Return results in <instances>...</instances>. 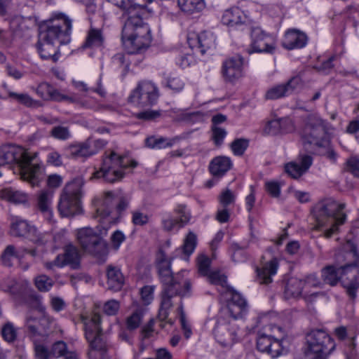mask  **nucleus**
I'll list each match as a JSON object with an SVG mask.
<instances>
[{"label":"nucleus","instance_id":"nucleus-9","mask_svg":"<svg viewBox=\"0 0 359 359\" xmlns=\"http://www.w3.org/2000/svg\"><path fill=\"white\" fill-rule=\"evenodd\" d=\"M121 39L128 53H140L151 43L150 29L147 24H124Z\"/></svg>","mask_w":359,"mask_h":359},{"label":"nucleus","instance_id":"nucleus-53","mask_svg":"<svg viewBox=\"0 0 359 359\" xmlns=\"http://www.w3.org/2000/svg\"><path fill=\"white\" fill-rule=\"evenodd\" d=\"M178 113L179 120L187 123L196 122L203 118L202 114L199 111L189 113L185 110L180 109Z\"/></svg>","mask_w":359,"mask_h":359},{"label":"nucleus","instance_id":"nucleus-12","mask_svg":"<svg viewBox=\"0 0 359 359\" xmlns=\"http://www.w3.org/2000/svg\"><path fill=\"white\" fill-rule=\"evenodd\" d=\"M8 233L11 236L27 238L38 245H44L50 238V235L40 233L34 225L18 216L10 218Z\"/></svg>","mask_w":359,"mask_h":359},{"label":"nucleus","instance_id":"nucleus-18","mask_svg":"<svg viewBox=\"0 0 359 359\" xmlns=\"http://www.w3.org/2000/svg\"><path fill=\"white\" fill-rule=\"evenodd\" d=\"M304 85L300 75L290 78L287 82L272 86L265 93L266 100H276L292 95Z\"/></svg>","mask_w":359,"mask_h":359},{"label":"nucleus","instance_id":"nucleus-16","mask_svg":"<svg viewBox=\"0 0 359 359\" xmlns=\"http://www.w3.org/2000/svg\"><path fill=\"white\" fill-rule=\"evenodd\" d=\"M213 333L215 340L224 347H231L238 339V327L234 320L219 318Z\"/></svg>","mask_w":359,"mask_h":359},{"label":"nucleus","instance_id":"nucleus-19","mask_svg":"<svg viewBox=\"0 0 359 359\" xmlns=\"http://www.w3.org/2000/svg\"><path fill=\"white\" fill-rule=\"evenodd\" d=\"M277 330L281 332V328L279 327L269 325L265 329L264 332H259L257 340V347L261 352L267 353L272 358H276L281 354L282 347L280 341L275 339L274 337L271 336L269 331L274 332Z\"/></svg>","mask_w":359,"mask_h":359},{"label":"nucleus","instance_id":"nucleus-51","mask_svg":"<svg viewBox=\"0 0 359 359\" xmlns=\"http://www.w3.org/2000/svg\"><path fill=\"white\" fill-rule=\"evenodd\" d=\"M196 245V235L190 231L186 236L182 246L183 252L186 255H190L195 250Z\"/></svg>","mask_w":359,"mask_h":359},{"label":"nucleus","instance_id":"nucleus-30","mask_svg":"<svg viewBox=\"0 0 359 359\" xmlns=\"http://www.w3.org/2000/svg\"><path fill=\"white\" fill-rule=\"evenodd\" d=\"M0 198L7 202L18 205L25 204L29 201L27 193L13 187H6L0 190Z\"/></svg>","mask_w":359,"mask_h":359},{"label":"nucleus","instance_id":"nucleus-55","mask_svg":"<svg viewBox=\"0 0 359 359\" xmlns=\"http://www.w3.org/2000/svg\"><path fill=\"white\" fill-rule=\"evenodd\" d=\"M210 259L205 255H201L198 258V273L203 276L208 275L212 271L210 270Z\"/></svg>","mask_w":359,"mask_h":359},{"label":"nucleus","instance_id":"nucleus-44","mask_svg":"<svg viewBox=\"0 0 359 359\" xmlns=\"http://www.w3.org/2000/svg\"><path fill=\"white\" fill-rule=\"evenodd\" d=\"M8 96L13 101L26 107H34L37 104V102L32 99L27 93H18L12 91L8 92Z\"/></svg>","mask_w":359,"mask_h":359},{"label":"nucleus","instance_id":"nucleus-24","mask_svg":"<svg viewBox=\"0 0 359 359\" xmlns=\"http://www.w3.org/2000/svg\"><path fill=\"white\" fill-rule=\"evenodd\" d=\"M222 75L225 81L233 82L243 74V58L236 55L226 59L222 65Z\"/></svg>","mask_w":359,"mask_h":359},{"label":"nucleus","instance_id":"nucleus-25","mask_svg":"<svg viewBox=\"0 0 359 359\" xmlns=\"http://www.w3.org/2000/svg\"><path fill=\"white\" fill-rule=\"evenodd\" d=\"M311 164V156L302 155L294 161L287 163L285 170L292 178L297 179L308 170Z\"/></svg>","mask_w":359,"mask_h":359},{"label":"nucleus","instance_id":"nucleus-22","mask_svg":"<svg viewBox=\"0 0 359 359\" xmlns=\"http://www.w3.org/2000/svg\"><path fill=\"white\" fill-rule=\"evenodd\" d=\"M216 38L210 32H203L197 34L189 31L187 34V43L191 49L198 50L202 55L208 50L215 48Z\"/></svg>","mask_w":359,"mask_h":359},{"label":"nucleus","instance_id":"nucleus-5","mask_svg":"<svg viewBox=\"0 0 359 359\" xmlns=\"http://www.w3.org/2000/svg\"><path fill=\"white\" fill-rule=\"evenodd\" d=\"M333 130V127L318 114H311L304 120L301 136L309 144L327 149L326 155L334 161L337 154L330 147V137Z\"/></svg>","mask_w":359,"mask_h":359},{"label":"nucleus","instance_id":"nucleus-35","mask_svg":"<svg viewBox=\"0 0 359 359\" xmlns=\"http://www.w3.org/2000/svg\"><path fill=\"white\" fill-rule=\"evenodd\" d=\"M67 152L68 156L73 158L81 157L87 158L93 155V151H90L87 141L83 143L70 145L67 149Z\"/></svg>","mask_w":359,"mask_h":359},{"label":"nucleus","instance_id":"nucleus-20","mask_svg":"<svg viewBox=\"0 0 359 359\" xmlns=\"http://www.w3.org/2000/svg\"><path fill=\"white\" fill-rule=\"evenodd\" d=\"M341 281L349 297L355 299L359 287V262L341 267Z\"/></svg>","mask_w":359,"mask_h":359},{"label":"nucleus","instance_id":"nucleus-26","mask_svg":"<svg viewBox=\"0 0 359 359\" xmlns=\"http://www.w3.org/2000/svg\"><path fill=\"white\" fill-rule=\"evenodd\" d=\"M36 93L43 100H51L56 102L67 101L69 102L75 101L72 97L62 94L48 83H40L36 89Z\"/></svg>","mask_w":359,"mask_h":359},{"label":"nucleus","instance_id":"nucleus-49","mask_svg":"<svg viewBox=\"0 0 359 359\" xmlns=\"http://www.w3.org/2000/svg\"><path fill=\"white\" fill-rule=\"evenodd\" d=\"M236 195L235 192L227 188L222 190L218 197L219 202L223 208H228L229 206L233 205L236 201Z\"/></svg>","mask_w":359,"mask_h":359},{"label":"nucleus","instance_id":"nucleus-38","mask_svg":"<svg viewBox=\"0 0 359 359\" xmlns=\"http://www.w3.org/2000/svg\"><path fill=\"white\" fill-rule=\"evenodd\" d=\"M173 144V140L162 136L154 135L145 140L146 146L153 149H162L171 147Z\"/></svg>","mask_w":359,"mask_h":359},{"label":"nucleus","instance_id":"nucleus-39","mask_svg":"<svg viewBox=\"0 0 359 359\" xmlns=\"http://www.w3.org/2000/svg\"><path fill=\"white\" fill-rule=\"evenodd\" d=\"M247 20V15L237 7L226 10L222 15L223 22H245Z\"/></svg>","mask_w":359,"mask_h":359},{"label":"nucleus","instance_id":"nucleus-61","mask_svg":"<svg viewBox=\"0 0 359 359\" xmlns=\"http://www.w3.org/2000/svg\"><path fill=\"white\" fill-rule=\"evenodd\" d=\"M119 302L114 299H111L105 302L103 306V311L108 316H114L116 314L119 310Z\"/></svg>","mask_w":359,"mask_h":359},{"label":"nucleus","instance_id":"nucleus-15","mask_svg":"<svg viewBox=\"0 0 359 359\" xmlns=\"http://www.w3.org/2000/svg\"><path fill=\"white\" fill-rule=\"evenodd\" d=\"M276 40L272 34L266 33L257 26L251 30V44L248 49V53H272L276 49Z\"/></svg>","mask_w":359,"mask_h":359},{"label":"nucleus","instance_id":"nucleus-59","mask_svg":"<svg viewBox=\"0 0 359 359\" xmlns=\"http://www.w3.org/2000/svg\"><path fill=\"white\" fill-rule=\"evenodd\" d=\"M248 147V141L245 139H237L231 145L232 151L235 155H242Z\"/></svg>","mask_w":359,"mask_h":359},{"label":"nucleus","instance_id":"nucleus-11","mask_svg":"<svg viewBox=\"0 0 359 359\" xmlns=\"http://www.w3.org/2000/svg\"><path fill=\"white\" fill-rule=\"evenodd\" d=\"M307 348L302 359H326L334 348L332 338L323 330L311 331L306 337Z\"/></svg>","mask_w":359,"mask_h":359},{"label":"nucleus","instance_id":"nucleus-47","mask_svg":"<svg viewBox=\"0 0 359 359\" xmlns=\"http://www.w3.org/2000/svg\"><path fill=\"white\" fill-rule=\"evenodd\" d=\"M161 224L163 229L166 231H171L175 228L180 229V222L176 217L170 212H167L163 215L161 219Z\"/></svg>","mask_w":359,"mask_h":359},{"label":"nucleus","instance_id":"nucleus-6","mask_svg":"<svg viewBox=\"0 0 359 359\" xmlns=\"http://www.w3.org/2000/svg\"><path fill=\"white\" fill-rule=\"evenodd\" d=\"M137 165L136 161L126 156L118 154L114 151H106L100 169L94 172L92 178H102L107 182L114 183L124 177L125 169L135 168Z\"/></svg>","mask_w":359,"mask_h":359},{"label":"nucleus","instance_id":"nucleus-42","mask_svg":"<svg viewBox=\"0 0 359 359\" xmlns=\"http://www.w3.org/2000/svg\"><path fill=\"white\" fill-rule=\"evenodd\" d=\"M303 281L304 287V297L307 298L309 296L316 295V292H312V288H317L321 287V282L318 278L316 275L310 274L306 277Z\"/></svg>","mask_w":359,"mask_h":359},{"label":"nucleus","instance_id":"nucleus-36","mask_svg":"<svg viewBox=\"0 0 359 359\" xmlns=\"http://www.w3.org/2000/svg\"><path fill=\"white\" fill-rule=\"evenodd\" d=\"M104 41L102 31L100 29L90 27L88 32L84 47H100Z\"/></svg>","mask_w":359,"mask_h":359},{"label":"nucleus","instance_id":"nucleus-50","mask_svg":"<svg viewBox=\"0 0 359 359\" xmlns=\"http://www.w3.org/2000/svg\"><path fill=\"white\" fill-rule=\"evenodd\" d=\"M34 353L36 359H51L53 357L51 351L42 342L34 339Z\"/></svg>","mask_w":359,"mask_h":359},{"label":"nucleus","instance_id":"nucleus-14","mask_svg":"<svg viewBox=\"0 0 359 359\" xmlns=\"http://www.w3.org/2000/svg\"><path fill=\"white\" fill-rule=\"evenodd\" d=\"M41 314L39 317L29 316L26 320V326L33 337L48 336L55 331L57 324L55 319L44 312L45 308L40 306Z\"/></svg>","mask_w":359,"mask_h":359},{"label":"nucleus","instance_id":"nucleus-8","mask_svg":"<svg viewBox=\"0 0 359 359\" xmlns=\"http://www.w3.org/2000/svg\"><path fill=\"white\" fill-rule=\"evenodd\" d=\"M191 283L189 280L163 283L161 300L158 311V318L164 321L168 319L170 309L175 305L182 306V297L189 294Z\"/></svg>","mask_w":359,"mask_h":359},{"label":"nucleus","instance_id":"nucleus-2","mask_svg":"<svg viewBox=\"0 0 359 359\" xmlns=\"http://www.w3.org/2000/svg\"><path fill=\"white\" fill-rule=\"evenodd\" d=\"M16 162L20 168L21 178L33 187L41 181L42 170L35 153H30L20 146L5 144L0 147V166Z\"/></svg>","mask_w":359,"mask_h":359},{"label":"nucleus","instance_id":"nucleus-45","mask_svg":"<svg viewBox=\"0 0 359 359\" xmlns=\"http://www.w3.org/2000/svg\"><path fill=\"white\" fill-rule=\"evenodd\" d=\"M241 304L236 305L233 303L227 304L226 311L229 316H231L235 321V319L241 318L248 311V304L246 302H242Z\"/></svg>","mask_w":359,"mask_h":359},{"label":"nucleus","instance_id":"nucleus-29","mask_svg":"<svg viewBox=\"0 0 359 359\" xmlns=\"http://www.w3.org/2000/svg\"><path fill=\"white\" fill-rule=\"evenodd\" d=\"M122 11L123 18L130 22H138L140 20H147L151 15L145 7L139 5L128 4Z\"/></svg>","mask_w":359,"mask_h":359},{"label":"nucleus","instance_id":"nucleus-46","mask_svg":"<svg viewBox=\"0 0 359 359\" xmlns=\"http://www.w3.org/2000/svg\"><path fill=\"white\" fill-rule=\"evenodd\" d=\"M144 316V309H137L126 319V326L130 330L137 329L140 325Z\"/></svg>","mask_w":359,"mask_h":359},{"label":"nucleus","instance_id":"nucleus-13","mask_svg":"<svg viewBox=\"0 0 359 359\" xmlns=\"http://www.w3.org/2000/svg\"><path fill=\"white\" fill-rule=\"evenodd\" d=\"M160 93L158 86L150 81H142L128 97V102L137 107H147L156 103Z\"/></svg>","mask_w":359,"mask_h":359},{"label":"nucleus","instance_id":"nucleus-60","mask_svg":"<svg viewBox=\"0 0 359 359\" xmlns=\"http://www.w3.org/2000/svg\"><path fill=\"white\" fill-rule=\"evenodd\" d=\"M154 286L146 285L140 290L141 299L144 304H149L154 299Z\"/></svg>","mask_w":359,"mask_h":359},{"label":"nucleus","instance_id":"nucleus-56","mask_svg":"<svg viewBox=\"0 0 359 359\" xmlns=\"http://www.w3.org/2000/svg\"><path fill=\"white\" fill-rule=\"evenodd\" d=\"M206 277L211 284L221 285L222 287L226 286V277L218 271H212Z\"/></svg>","mask_w":359,"mask_h":359},{"label":"nucleus","instance_id":"nucleus-34","mask_svg":"<svg viewBox=\"0 0 359 359\" xmlns=\"http://www.w3.org/2000/svg\"><path fill=\"white\" fill-rule=\"evenodd\" d=\"M230 167L231 161L229 158L219 156L212 161L210 171L214 176L221 177L229 170Z\"/></svg>","mask_w":359,"mask_h":359},{"label":"nucleus","instance_id":"nucleus-57","mask_svg":"<svg viewBox=\"0 0 359 359\" xmlns=\"http://www.w3.org/2000/svg\"><path fill=\"white\" fill-rule=\"evenodd\" d=\"M51 353L53 357L60 358L64 356L65 358V355L67 352V344L62 341H57L55 342L51 347Z\"/></svg>","mask_w":359,"mask_h":359},{"label":"nucleus","instance_id":"nucleus-17","mask_svg":"<svg viewBox=\"0 0 359 359\" xmlns=\"http://www.w3.org/2000/svg\"><path fill=\"white\" fill-rule=\"evenodd\" d=\"M80 258L78 248L72 244H69L65 247L62 254L58 255L53 261L45 262L44 266L48 270H54L55 268L68 265L75 269L79 266Z\"/></svg>","mask_w":359,"mask_h":359},{"label":"nucleus","instance_id":"nucleus-58","mask_svg":"<svg viewBox=\"0 0 359 359\" xmlns=\"http://www.w3.org/2000/svg\"><path fill=\"white\" fill-rule=\"evenodd\" d=\"M50 135L55 139L65 140L69 138L70 132L67 127L58 126L53 128Z\"/></svg>","mask_w":359,"mask_h":359},{"label":"nucleus","instance_id":"nucleus-40","mask_svg":"<svg viewBox=\"0 0 359 359\" xmlns=\"http://www.w3.org/2000/svg\"><path fill=\"white\" fill-rule=\"evenodd\" d=\"M285 294L287 296L297 297H304L303 281L297 278H290L285 287Z\"/></svg>","mask_w":359,"mask_h":359},{"label":"nucleus","instance_id":"nucleus-41","mask_svg":"<svg viewBox=\"0 0 359 359\" xmlns=\"http://www.w3.org/2000/svg\"><path fill=\"white\" fill-rule=\"evenodd\" d=\"M341 267L337 269L333 266H328L322 270V277L325 283L334 285L341 280Z\"/></svg>","mask_w":359,"mask_h":359},{"label":"nucleus","instance_id":"nucleus-27","mask_svg":"<svg viewBox=\"0 0 359 359\" xmlns=\"http://www.w3.org/2000/svg\"><path fill=\"white\" fill-rule=\"evenodd\" d=\"M306 43L307 36L305 33L294 29L287 31L282 41L283 46L288 50L303 48Z\"/></svg>","mask_w":359,"mask_h":359},{"label":"nucleus","instance_id":"nucleus-48","mask_svg":"<svg viewBox=\"0 0 359 359\" xmlns=\"http://www.w3.org/2000/svg\"><path fill=\"white\" fill-rule=\"evenodd\" d=\"M165 85L175 93L181 91L184 87V82L177 76L168 75L165 77Z\"/></svg>","mask_w":359,"mask_h":359},{"label":"nucleus","instance_id":"nucleus-37","mask_svg":"<svg viewBox=\"0 0 359 359\" xmlns=\"http://www.w3.org/2000/svg\"><path fill=\"white\" fill-rule=\"evenodd\" d=\"M180 10L189 14L202 11L205 4L204 0H177Z\"/></svg>","mask_w":359,"mask_h":359},{"label":"nucleus","instance_id":"nucleus-10","mask_svg":"<svg viewBox=\"0 0 359 359\" xmlns=\"http://www.w3.org/2000/svg\"><path fill=\"white\" fill-rule=\"evenodd\" d=\"M86 339L89 343L90 359H105L107 344L104 340L100 327V316L94 313L90 318H83Z\"/></svg>","mask_w":359,"mask_h":359},{"label":"nucleus","instance_id":"nucleus-54","mask_svg":"<svg viewBox=\"0 0 359 359\" xmlns=\"http://www.w3.org/2000/svg\"><path fill=\"white\" fill-rule=\"evenodd\" d=\"M1 334L8 342H13L17 337V330L11 323H6L1 329Z\"/></svg>","mask_w":359,"mask_h":359},{"label":"nucleus","instance_id":"nucleus-64","mask_svg":"<svg viewBox=\"0 0 359 359\" xmlns=\"http://www.w3.org/2000/svg\"><path fill=\"white\" fill-rule=\"evenodd\" d=\"M266 191L273 197H278L280 193V185L278 182L269 181L265 183Z\"/></svg>","mask_w":359,"mask_h":359},{"label":"nucleus","instance_id":"nucleus-43","mask_svg":"<svg viewBox=\"0 0 359 359\" xmlns=\"http://www.w3.org/2000/svg\"><path fill=\"white\" fill-rule=\"evenodd\" d=\"M173 213L180 222V227L184 226L191 220V211L184 204H177L173 210Z\"/></svg>","mask_w":359,"mask_h":359},{"label":"nucleus","instance_id":"nucleus-62","mask_svg":"<svg viewBox=\"0 0 359 359\" xmlns=\"http://www.w3.org/2000/svg\"><path fill=\"white\" fill-rule=\"evenodd\" d=\"M212 139L216 145L219 146L222 144L224 137L226 135V131L220 127L214 126L212 128Z\"/></svg>","mask_w":359,"mask_h":359},{"label":"nucleus","instance_id":"nucleus-32","mask_svg":"<svg viewBox=\"0 0 359 359\" xmlns=\"http://www.w3.org/2000/svg\"><path fill=\"white\" fill-rule=\"evenodd\" d=\"M278 261L273 259L265 263L262 267L257 269V276L261 284H269L272 282V276H274L278 269Z\"/></svg>","mask_w":359,"mask_h":359},{"label":"nucleus","instance_id":"nucleus-63","mask_svg":"<svg viewBox=\"0 0 359 359\" xmlns=\"http://www.w3.org/2000/svg\"><path fill=\"white\" fill-rule=\"evenodd\" d=\"M86 141L89 146L90 151H93V155H95L100 149L104 148L107 143V141L101 139L93 140L89 138Z\"/></svg>","mask_w":359,"mask_h":359},{"label":"nucleus","instance_id":"nucleus-31","mask_svg":"<svg viewBox=\"0 0 359 359\" xmlns=\"http://www.w3.org/2000/svg\"><path fill=\"white\" fill-rule=\"evenodd\" d=\"M27 251V249L24 247L17 248L13 245H8L1 254V261L5 266H13V259L15 258L20 262Z\"/></svg>","mask_w":359,"mask_h":359},{"label":"nucleus","instance_id":"nucleus-52","mask_svg":"<svg viewBox=\"0 0 359 359\" xmlns=\"http://www.w3.org/2000/svg\"><path fill=\"white\" fill-rule=\"evenodd\" d=\"M53 285L52 279L46 275H40L35 278V285L41 292L48 291Z\"/></svg>","mask_w":359,"mask_h":359},{"label":"nucleus","instance_id":"nucleus-28","mask_svg":"<svg viewBox=\"0 0 359 359\" xmlns=\"http://www.w3.org/2000/svg\"><path fill=\"white\" fill-rule=\"evenodd\" d=\"M108 195L111 196L112 202L111 205H109V208H105V210L106 212H107L108 210H110L111 214L115 217L116 223L118 213L122 210H124L127 208L129 201L127 197L123 196L121 194H115L113 192H107L104 194L102 200L96 205V208L100 207L102 205L104 199Z\"/></svg>","mask_w":359,"mask_h":359},{"label":"nucleus","instance_id":"nucleus-23","mask_svg":"<svg viewBox=\"0 0 359 359\" xmlns=\"http://www.w3.org/2000/svg\"><path fill=\"white\" fill-rule=\"evenodd\" d=\"M54 191L43 189L36 195L34 208L39 212L49 223L53 222V198Z\"/></svg>","mask_w":359,"mask_h":359},{"label":"nucleus","instance_id":"nucleus-4","mask_svg":"<svg viewBox=\"0 0 359 359\" xmlns=\"http://www.w3.org/2000/svg\"><path fill=\"white\" fill-rule=\"evenodd\" d=\"M71 24H39L38 53L43 60L57 62L60 45L70 41Z\"/></svg>","mask_w":359,"mask_h":359},{"label":"nucleus","instance_id":"nucleus-1","mask_svg":"<svg viewBox=\"0 0 359 359\" xmlns=\"http://www.w3.org/2000/svg\"><path fill=\"white\" fill-rule=\"evenodd\" d=\"M111 202L112 198L108 195L102 205L96 208L93 217L100 223L96 231L90 227L81 228L77 231L79 243L85 251L90 254H99L106 248L103 237L107 234L111 225L115 224V217L111 214L109 210L107 212L105 210L111 205Z\"/></svg>","mask_w":359,"mask_h":359},{"label":"nucleus","instance_id":"nucleus-21","mask_svg":"<svg viewBox=\"0 0 359 359\" xmlns=\"http://www.w3.org/2000/svg\"><path fill=\"white\" fill-rule=\"evenodd\" d=\"M172 259V257L163 250H159L156 255V264L162 283H169L184 280L182 278L180 274H177L176 276H172L171 271Z\"/></svg>","mask_w":359,"mask_h":359},{"label":"nucleus","instance_id":"nucleus-33","mask_svg":"<svg viewBox=\"0 0 359 359\" xmlns=\"http://www.w3.org/2000/svg\"><path fill=\"white\" fill-rule=\"evenodd\" d=\"M107 285L109 289L118 290L121 288L124 283V277L121 269L112 265H109L107 269Z\"/></svg>","mask_w":359,"mask_h":359},{"label":"nucleus","instance_id":"nucleus-3","mask_svg":"<svg viewBox=\"0 0 359 359\" xmlns=\"http://www.w3.org/2000/svg\"><path fill=\"white\" fill-rule=\"evenodd\" d=\"M344 203L332 198H325L317 203L311 210L314 219L313 229L323 232L324 237L329 238L338 232L344 224L346 215L343 212Z\"/></svg>","mask_w":359,"mask_h":359},{"label":"nucleus","instance_id":"nucleus-7","mask_svg":"<svg viewBox=\"0 0 359 359\" xmlns=\"http://www.w3.org/2000/svg\"><path fill=\"white\" fill-rule=\"evenodd\" d=\"M83 185L84 182L81 178H76L65 185L57 205L62 217H72L81 212V199L83 195Z\"/></svg>","mask_w":359,"mask_h":359}]
</instances>
